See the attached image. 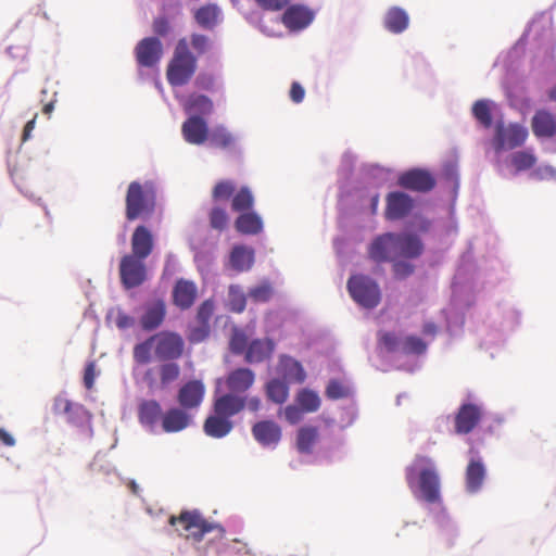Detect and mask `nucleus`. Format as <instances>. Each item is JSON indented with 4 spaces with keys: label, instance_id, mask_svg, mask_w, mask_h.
<instances>
[{
    "label": "nucleus",
    "instance_id": "1",
    "mask_svg": "<svg viewBox=\"0 0 556 556\" xmlns=\"http://www.w3.org/2000/svg\"><path fill=\"white\" fill-rule=\"evenodd\" d=\"M424 244L417 235L387 232L377 237L368 249L369 257L377 263L397 258H416L421 255Z\"/></svg>",
    "mask_w": 556,
    "mask_h": 556
},
{
    "label": "nucleus",
    "instance_id": "2",
    "mask_svg": "<svg viewBox=\"0 0 556 556\" xmlns=\"http://www.w3.org/2000/svg\"><path fill=\"white\" fill-rule=\"evenodd\" d=\"M406 482L410 490L418 489L421 498L428 503L440 500V479L431 458L417 455L405 470Z\"/></svg>",
    "mask_w": 556,
    "mask_h": 556
},
{
    "label": "nucleus",
    "instance_id": "3",
    "mask_svg": "<svg viewBox=\"0 0 556 556\" xmlns=\"http://www.w3.org/2000/svg\"><path fill=\"white\" fill-rule=\"evenodd\" d=\"M156 205V190L152 181H131L125 197V217L128 222L150 218Z\"/></svg>",
    "mask_w": 556,
    "mask_h": 556
},
{
    "label": "nucleus",
    "instance_id": "4",
    "mask_svg": "<svg viewBox=\"0 0 556 556\" xmlns=\"http://www.w3.org/2000/svg\"><path fill=\"white\" fill-rule=\"evenodd\" d=\"M169 525L176 526L179 523L186 532L185 538L194 543H200L205 534L214 533V540L224 544L226 530L225 528L215 522H211L203 517L198 510H182L178 516H170L168 519Z\"/></svg>",
    "mask_w": 556,
    "mask_h": 556
},
{
    "label": "nucleus",
    "instance_id": "5",
    "mask_svg": "<svg viewBox=\"0 0 556 556\" xmlns=\"http://www.w3.org/2000/svg\"><path fill=\"white\" fill-rule=\"evenodd\" d=\"M197 68V56L190 51L187 39L180 38L167 64L166 78L168 84L173 87L187 85L195 74Z\"/></svg>",
    "mask_w": 556,
    "mask_h": 556
},
{
    "label": "nucleus",
    "instance_id": "6",
    "mask_svg": "<svg viewBox=\"0 0 556 556\" xmlns=\"http://www.w3.org/2000/svg\"><path fill=\"white\" fill-rule=\"evenodd\" d=\"M348 290L352 299L365 308H374L380 303L379 286L368 276H351L348 280Z\"/></svg>",
    "mask_w": 556,
    "mask_h": 556
},
{
    "label": "nucleus",
    "instance_id": "7",
    "mask_svg": "<svg viewBox=\"0 0 556 556\" xmlns=\"http://www.w3.org/2000/svg\"><path fill=\"white\" fill-rule=\"evenodd\" d=\"M528 136V129L523 125L517 123L506 125L503 122H498L495 125L492 146L497 153L505 150H513L521 147Z\"/></svg>",
    "mask_w": 556,
    "mask_h": 556
},
{
    "label": "nucleus",
    "instance_id": "8",
    "mask_svg": "<svg viewBox=\"0 0 556 556\" xmlns=\"http://www.w3.org/2000/svg\"><path fill=\"white\" fill-rule=\"evenodd\" d=\"M119 279L124 289L130 290L142 286L148 279V270L143 258L125 254L118 266Z\"/></svg>",
    "mask_w": 556,
    "mask_h": 556
},
{
    "label": "nucleus",
    "instance_id": "9",
    "mask_svg": "<svg viewBox=\"0 0 556 556\" xmlns=\"http://www.w3.org/2000/svg\"><path fill=\"white\" fill-rule=\"evenodd\" d=\"M154 340V353L160 361H175L182 356L185 341L174 331H161L152 336Z\"/></svg>",
    "mask_w": 556,
    "mask_h": 556
},
{
    "label": "nucleus",
    "instance_id": "10",
    "mask_svg": "<svg viewBox=\"0 0 556 556\" xmlns=\"http://www.w3.org/2000/svg\"><path fill=\"white\" fill-rule=\"evenodd\" d=\"M397 185L407 190L425 193L435 187V178L427 169L412 168L399 176Z\"/></svg>",
    "mask_w": 556,
    "mask_h": 556
},
{
    "label": "nucleus",
    "instance_id": "11",
    "mask_svg": "<svg viewBox=\"0 0 556 556\" xmlns=\"http://www.w3.org/2000/svg\"><path fill=\"white\" fill-rule=\"evenodd\" d=\"M135 55L140 66L153 67L163 55V45L157 37H146L137 43Z\"/></svg>",
    "mask_w": 556,
    "mask_h": 556
},
{
    "label": "nucleus",
    "instance_id": "12",
    "mask_svg": "<svg viewBox=\"0 0 556 556\" xmlns=\"http://www.w3.org/2000/svg\"><path fill=\"white\" fill-rule=\"evenodd\" d=\"M414 208V200L402 191H393L386 197L384 217L389 220H399L408 216Z\"/></svg>",
    "mask_w": 556,
    "mask_h": 556
},
{
    "label": "nucleus",
    "instance_id": "13",
    "mask_svg": "<svg viewBox=\"0 0 556 556\" xmlns=\"http://www.w3.org/2000/svg\"><path fill=\"white\" fill-rule=\"evenodd\" d=\"M166 317V303L163 299H153L142 306V314L139 318L140 326L144 331L157 329Z\"/></svg>",
    "mask_w": 556,
    "mask_h": 556
},
{
    "label": "nucleus",
    "instance_id": "14",
    "mask_svg": "<svg viewBox=\"0 0 556 556\" xmlns=\"http://www.w3.org/2000/svg\"><path fill=\"white\" fill-rule=\"evenodd\" d=\"M205 386L201 380L192 379L184 383L177 393V402L186 410L197 409L204 400Z\"/></svg>",
    "mask_w": 556,
    "mask_h": 556
},
{
    "label": "nucleus",
    "instance_id": "15",
    "mask_svg": "<svg viewBox=\"0 0 556 556\" xmlns=\"http://www.w3.org/2000/svg\"><path fill=\"white\" fill-rule=\"evenodd\" d=\"M130 255L146 260L154 249V237L152 231L144 225L135 228L130 239Z\"/></svg>",
    "mask_w": 556,
    "mask_h": 556
},
{
    "label": "nucleus",
    "instance_id": "16",
    "mask_svg": "<svg viewBox=\"0 0 556 556\" xmlns=\"http://www.w3.org/2000/svg\"><path fill=\"white\" fill-rule=\"evenodd\" d=\"M184 139L190 143L200 146L208 140L210 131L206 122L200 116H191L181 126Z\"/></svg>",
    "mask_w": 556,
    "mask_h": 556
},
{
    "label": "nucleus",
    "instance_id": "17",
    "mask_svg": "<svg viewBox=\"0 0 556 556\" xmlns=\"http://www.w3.org/2000/svg\"><path fill=\"white\" fill-rule=\"evenodd\" d=\"M314 18V12L302 4L290 5L282 15L283 25L290 30L307 27Z\"/></svg>",
    "mask_w": 556,
    "mask_h": 556
},
{
    "label": "nucleus",
    "instance_id": "18",
    "mask_svg": "<svg viewBox=\"0 0 556 556\" xmlns=\"http://www.w3.org/2000/svg\"><path fill=\"white\" fill-rule=\"evenodd\" d=\"M245 408V396L226 393L213 401V412L229 419Z\"/></svg>",
    "mask_w": 556,
    "mask_h": 556
},
{
    "label": "nucleus",
    "instance_id": "19",
    "mask_svg": "<svg viewBox=\"0 0 556 556\" xmlns=\"http://www.w3.org/2000/svg\"><path fill=\"white\" fill-rule=\"evenodd\" d=\"M252 434L261 445L276 446L281 440V428L273 420H262L253 425Z\"/></svg>",
    "mask_w": 556,
    "mask_h": 556
},
{
    "label": "nucleus",
    "instance_id": "20",
    "mask_svg": "<svg viewBox=\"0 0 556 556\" xmlns=\"http://www.w3.org/2000/svg\"><path fill=\"white\" fill-rule=\"evenodd\" d=\"M481 408L475 404H464L455 416V431L459 434L471 432L481 419Z\"/></svg>",
    "mask_w": 556,
    "mask_h": 556
},
{
    "label": "nucleus",
    "instance_id": "21",
    "mask_svg": "<svg viewBox=\"0 0 556 556\" xmlns=\"http://www.w3.org/2000/svg\"><path fill=\"white\" fill-rule=\"evenodd\" d=\"M277 372L288 383H303L306 379V372L302 364L289 355L279 357Z\"/></svg>",
    "mask_w": 556,
    "mask_h": 556
},
{
    "label": "nucleus",
    "instance_id": "22",
    "mask_svg": "<svg viewBox=\"0 0 556 556\" xmlns=\"http://www.w3.org/2000/svg\"><path fill=\"white\" fill-rule=\"evenodd\" d=\"M485 475L486 469L482 458L477 455L471 457L465 472L466 490L469 493H477L483 484Z\"/></svg>",
    "mask_w": 556,
    "mask_h": 556
},
{
    "label": "nucleus",
    "instance_id": "23",
    "mask_svg": "<svg viewBox=\"0 0 556 556\" xmlns=\"http://www.w3.org/2000/svg\"><path fill=\"white\" fill-rule=\"evenodd\" d=\"M198 295V289L194 282L186 279H179L173 289V303L180 309L190 308Z\"/></svg>",
    "mask_w": 556,
    "mask_h": 556
},
{
    "label": "nucleus",
    "instance_id": "24",
    "mask_svg": "<svg viewBox=\"0 0 556 556\" xmlns=\"http://www.w3.org/2000/svg\"><path fill=\"white\" fill-rule=\"evenodd\" d=\"M531 128L538 138H552L556 135V116L546 110H539L532 117Z\"/></svg>",
    "mask_w": 556,
    "mask_h": 556
},
{
    "label": "nucleus",
    "instance_id": "25",
    "mask_svg": "<svg viewBox=\"0 0 556 556\" xmlns=\"http://www.w3.org/2000/svg\"><path fill=\"white\" fill-rule=\"evenodd\" d=\"M255 381L254 372L249 368H237L226 378L227 389L235 394L244 393Z\"/></svg>",
    "mask_w": 556,
    "mask_h": 556
},
{
    "label": "nucleus",
    "instance_id": "26",
    "mask_svg": "<svg viewBox=\"0 0 556 556\" xmlns=\"http://www.w3.org/2000/svg\"><path fill=\"white\" fill-rule=\"evenodd\" d=\"M191 417L182 407L170 408L162 416V428L165 432H178L189 426Z\"/></svg>",
    "mask_w": 556,
    "mask_h": 556
},
{
    "label": "nucleus",
    "instance_id": "27",
    "mask_svg": "<svg viewBox=\"0 0 556 556\" xmlns=\"http://www.w3.org/2000/svg\"><path fill=\"white\" fill-rule=\"evenodd\" d=\"M232 428L233 422L231 419L218 415L214 412L205 419L203 424V430L205 434L215 439L226 437L232 430Z\"/></svg>",
    "mask_w": 556,
    "mask_h": 556
},
{
    "label": "nucleus",
    "instance_id": "28",
    "mask_svg": "<svg viewBox=\"0 0 556 556\" xmlns=\"http://www.w3.org/2000/svg\"><path fill=\"white\" fill-rule=\"evenodd\" d=\"M274 350L275 343L270 339L253 340L245 351V361L248 363H262L271 356Z\"/></svg>",
    "mask_w": 556,
    "mask_h": 556
},
{
    "label": "nucleus",
    "instance_id": "29",
    "mask_svg": "<svg viewBox=\"0 0 556 556\" xmlns=\"http://www.w3.org/2000/svg\"><path fill=\"white\" fill-rule=\"evenodd\" d=\"M208 143L215 149L232 151L237 146V137L224 125H217L210 131Z\"/></svg>",
    "mask_w": 556,
    "mask_h": 556
},
{
    "label": "nucleus",
    "instance_id": "30",
    "mask_svg": "<svg viewBox=\"0 0 556 556\" xmlns=\"http://www.w3.org/2000/svg\"><path fill=\"white\" fill-rule=\"evenodd\" d=\"M229 263L238 273L251 269L254 263V250L245 245H235L230 252Z\"/></svg>",
    "mask_w": 556,
    "mask_h": 556
},
{
    "label": "nucleus",
    "instance_id": "31",
    "mask_svg": "<svg viewBox=\"0 0 556 556\" xmlns=\"http://www.w3.org/2000/svg\"><path fill=\"white\" fill-rule=\"evenodd\" d=\"M235 227L242 235H257L263 230V220L255 212H243L237 217Z\"/></svg>",
    "mask_w": 556,
    "mask_h": 556
},
{
    "label": "nucleus",
    "instance_id": "32",
    "mask_svg": "<svg viewBox=\"0 0 556 556\" xmlns=\"http://www.w3.org/2000/svg\"><path fill=\"white\" fill-rule=\"evenodd\" d=\"M319 431L315 426H303L296 433V448L302 454L313 453L314 445L318 442Z\"/></svg>",
    "mask_w": 556,
    "mask_h": 556
},
{
    "label": "nucleus",
    "instance_id": "33",
    "mask_svg": "<svg viewBox=\"0 0 556 556\" xmlns=\"http://www.w3.org/2000/svg\"><path fill=\"white\" fill-rule=\"evenodd\" d=\"M220 10L216 4H205L194 12L197 24L203 28L212 30L218 24Z\"/></svg>",
    "mask_w": 556,
    "mask_h": 556
},
{
    "label": "nucleus",
    "instance_id": "34",
    "mask_svg": "<svg viewBox=\"0 0 556 556\" xmlns=\"http://www.w3.org/2000/svg\"><path fill=\"white\" fill-rule=\"evenodd\" d=\"M162 408L157 401H143L138 408V417L142 425L154 426L160 419L162 420Z\"/></svg>",
    "mask_w": 556,
    "mask_h": 556
},
{
    "label": "nucleus",
    "instance_id": "35",
    "mask_svg": "<svg viewBox=\"0 0 556 556\" xmlns=\"http://www.w3.org/2000/svg\"><path fill=\"white\" fill-rule=\"evenodd\" d=\"M408 15L401 8H391L384 17V26L386 28L394 34H400L404 31L408 26Z\"/></svg>",
    "mask_w": 556,
    "mask_h": 556
},
{
    "label": "nucleus",
    "instance_id": "36",
    "mask_svg": "<svg viewBox=\"0 0 556 556\" xmlns=\"http://www.w3.org/2000/svg\"><path fill=\"white\" fill-rule=\"evenodd\" d=\"M265 393L269 401L281 405L289 397V383L282 379L274 378L266 383Z\"/></svg>",
    "mask_w": 556,
    "mask_h": 556
},
{
    "label": "nucleus",
    "instance_id": "37",
    "mask_svg": "<svg viewBox=\"0 0 556 556\" xmlns=\"http://www.w3.org/2000/svg\"><path fill=\"white\" fill-rule=\"evenodd\" d=\"M295 403L305 412V413H315L320 407V397L317 392L304 388L298 391L295 395Z\"/></svg>",
    "mask_w": 556,
    "mask_h": 556
},
{
    "label": "nucleus",
    "instance_id": "38",
    "mask_svg": "<svg viewBox=\"0 0 556 556\" xmlns=\"http://www.w3.org/2000/svg\"><path fill=\"white\" fill-rule=\"evenodd\" d=\"M160 388L166 389L169 384L175 382L180 376V367L173 361H165L159 366Z\"/></svg>",
    "mask_w": 556,
    "mask_h": 556
},
{
    "label": "nucleus",
    "instance_id": "39",
    "mask_svg": "<svg viewBox=\"0 0 556 556\" xmlns=\"http://www.w3.org/2000/svg\"><path fill=\"white\" fill-rule=\"evenodd\" d=\"M254 197L249 187H241L232 197L231 208L235 212H245L252 208Z\"/></svg>",
    "mask_w": 556,
    "mask_h": 556
},
{
    "label": "nucleus",
    "instance_id": "40",
    "mask_svg": "<svg viewBox=\"0 0 556 556\" xmlns=\"http://www.w3.org/2000/svg\"><path fill=\"white\" fill-rule=\"evenodd\" d=\"M185 109L190 113L206 115L212 112L213 102L206 96L194 94L188 99Z\"/></svg>",
    "mask_w": 556,
    "mask_h": 556
},
{
    "label": "nucleus",
    "instance_id": "41",
    "mask_svg": "<svg viewBox=\"0 0 556 556\" xmlns=\"http://www.w3.org/2000/svg\"><path fill=\"white\" fill-rule=\"evenodd\" d=\"M472 115L484 128L492 126L491 102L489 100H478L472 105Z\"/></svg>",
    "mask_w": 556,
    "mask_h": 556
},
{
    "label": "nucleus",
    "instance_id": "42",
    "mask_svg": "<svg viewBox=\"0 0 556 556\" xmlns=\"http://www.w3.org/2000/svg\"><path fill=\"white\" fill-rule=\"evenodd\" d=\"M152 348H154V340L152 336L144 341L136 344L132 350V358L138 365L149 364L152 359Z\"/></svg>",
    "mask_w": 556,
    "mask_h": 556
},
{
    "label": "nucleus",
    "instance_id": "43",
    "mask_svg": "<svg viewBox=\"0 0 556 556\" xmlns=\"http://www.w3.org/2000/svg\"><path fill=\"white\" fill-rule=\"evenodd\" d=\"M248 293L244 294L241 287L231 285L228 290L229 307L235 313H242L247 306Z\"/></svg>",
    "mask_w": 556,
    "mask_h": 556
},
{
    "label": "nucleus",
    "instance_id": "44",
    "mask_svg": "<svg viewBox=\"0 0 556 556\" xmlns=\"http://www.w3.org/2000/svg\"><path fill=\"white\" fill-rule=\"evenodd\" d=\"M274 294V289L268 281H263L249 289L248 298L254 303L268 302Z\"/></svg>",
    "mask_w": 556,
    "mask_h": 556
},
{
    "label": "nucleus",
    "instance_id": "45",
    "mask_svg": "<svg viewBox=\"0 0 556 556\" xmlns=\"http://www.w3.org/2000/svg\"><path fill=\"white\" fill-rule=\"evenodd\" d=\"M510 162L517 172L532 168L536 163L535 155L530 151H518L511 154Z\"/></svg>",
    "mask_w": 556,
    "mask_h": 556
},
{
    "label": "nucleus",
    "instance_id": "46",
    "mask_svg": "<svg viewBox=\"0 0 556 556\" xmlns=\"http://www.w3.org/2000/svg\"><path fill=\"white\" fill-rule=\"evenodd\" d=\"M236 190V184L231 180L218 181L212 190V198L215 201H225L230 199Z\"/></svg>",
    "mask_w": 556,
    "mask_h": 556
},
{
    "label": "nucleus",
    "instance_id": "47",
    "mask_svg": "<svg viewBox=\"0 0 556 556\" xmlns=\"http://www.w3.org/2000/svg\"><path fill=\"white\" fill-rule=\"evenodd\" d=\"M427 349V344L422 339L416 336H408L401 342V351L404 354H422Z\"/></svg>",
    "mask_w": 556,
    "mask_h": 556
},
{
    "label": "nucleus",
    "instance_id": "48",
    "mask_svg": "<svg viewBox=\"0 0 556 556\" xmlns=\"http://www.w3.org/2000/svg\"><path fill=\"white\" fill-rule=\"evenodd\" d=\"M208 217L212 228L219 231L226 229L229 218L227 212L224 208L218 206L213 207L208 214Z\"/></svg>",
    "mask_w": 556,
    "mask_h": 556
},
{
    "label": "nucleus",
    "instance_id": "49",
    "mask_svg": "<svg viewBox=\"0 0 556 556\" xmlns=\"http://www.w3.org/2000/svg\"><path fill=\"white\" fill-rule=\"evenodd\" d=\"M248 336L239 329H235L229 342V346L232 353L242 354L248 349Z\"/></svg>",
    "mask_w": 556,
    "mask_h": 556
},
{
    "label": "nucleus",
    "instance_id": "50",
    "mask_svg": "<svg viewBox=\"0 0 556 556\" xmlns=\"http://www.w3.org/2000/svg\"><path fill=\"white\" fill-rule=\"evenodd\" d=\"M111 315L114 318L115 326L119 330H126L132 328L136 325V319L122 308H116L115 311H112Z\"/></svg>",
    "mask_w": 556,
    "mask_h": 556
},
{
    "label": "nucleus",
    "instance_id": "51",
    "mask_svg": "<svg viewBox=\"0 0 556 556\" xmlns=\"http://www.w3.org/2000/svg\"><path fill=\"white\" fill-rule=\"evenodd\" d=\"M350 394V390L346 386L338 380H330L326 388V395L331 400H339L346 397Z\"/></svg>",
    "mask_w": 556,
    "mask_h": 556
},
{
    "label": "nucleus",
    "instance_id": "52",
    "mask_svg": "<svg viewBox=\"0 0 556 556\" xmlns=\"http://www.w3.org/2000/svg\"><path fill=\"white\" fill-rule=\"evenodd\" d=\"M283 412L286 420L290 425L299 424L305 414V412L295 403L287 405L283 409L279 410L278 416Z\"/></svg>",
    "mask_w": 556,
    "mask_h": 556
},
{
    "label": "nucleus",
    "instance_id": "53",
    "mask_svg": "<svg viewBox=\"0 0 556 556\" xmlns=\"http://www.w3.org/2000/svg\"><path fill=\"white\" fill-rule=\"evenodd\" d=\"M211 331L210 325L206 324H198L194 327H191L188 332V340L191 343H200L204 341Z\"/></svg>",
    "mask_w": 556,
    "mask_h": 556
},
{
    "label": "nucleus",
    "instance_id": "54",
    "mask_svg": "<svg viewBox=\"0 0 556 556\" xmlns=\"http://www.w3.org/2000/svg\"><path fill=\"white\" fill-rule=\"evenodd\" d=\"M190 45L193 50L199 54H204L211 48V40L207 36L202 34H192L190 37Z\"/></svg>",
    "mask_w": 556,
    "mask_h": 556
},
{
    "label": "nucleus",
    "instance_id": "55",
    "mask_svg": "<svg viewBox=\"0 0 556 556\" xmlns=\"http://www.w3.org/2000/svg\"><path fill=\"white\" fill-rule=\"evenodd\" d=\"M214 313V303L211 300H205L198 308L197 323L210 325V320Z\"/></svg>",
    "mask_w": 556,
    "mask_h": 556
},
{
    "label": "nucleus",
    "instance_id": "56",
    "mask_svg": "<svg viewBox=\"0 0 556 556\" xmlns=\"http://www.w3.org/2000/svg\"><path fill=\"white\" fill-rule=\"evenodd\" d=\"M379 342L388 352H395L399 348L401 349L399 338L392 332H382L379 337Z\"/></svg>",
    "mask_w": 556,
    "mask_h": 556
},
{
    "label": "nucleus",
    "instance_id": "57",
    "mask_svg": "<svg viewBox=\"0 0 556 556\" xmlns=\"http://www.w3.org/2000/svg\"><path fill=\"white\" fill-rule=\"evenodd\" d=\"M153 33L157 36L164 37L170 31V24L167 17L159 16L152 23Z\"/></svg>",
    "mask_w": 556,
    "mask_h": 556
},
{
    "label": "nucleus",
    "instance_id": "58",
    "mask_svg": "<svg viewBox=\"0 0 556 556\" xmlns=\"http://www.w3.org/2000/svg\"><path fill=\"white\" fill-rule=\"evenodd\" d=\"M393 262H394L393 273L396 278L404 279L413 274L414 266L412 264H409L407 262L397 261V260H395Z\"/></svg>",
    "mask_w": 556,
    "mask_h": 556
},
{
    "label": "nucleus",
    "instance_id": "59",
    "mask_svg": "<svg viewBox=\"0 0 556 556\" xmlns=\"http://www.w3.org/2000/svg\"><path fill=\"white\" fill-rule=\"evenodd\" d=\"M289 0H255L256 4L266 11H279L286 7Z\"/></svg>",
    "mask_w": 556,
    "mask_h": 556
},
{
    "label": "nucleus",
    "instance_id": "60",
    "mask_svg": "<svg viewBox=\"0 0 556 556\" xmlns=\"http://www.w3.org/2000/svg\"><path fill=\"white\" fill-rule=\"evenodd\" d=\"M143 381L147 387L151 390H162L160 388V381H157L154 368H148L143 374Z\"/></svg>",
    "mask_w": 556,
    "mask_h": 556
},
{
    "label": "nucleus",
    "instance_id": "61",
    "mask_svg": "<svg viewBox=\"0 0 556 556\" xmlns=\"http://www.w3.org/2000/svg\"><path fill=\"white\" fill-rule=\"evenodd\" d=\"M94 378H96L94 364L89 363L86 366L85 371H84V384H85L86 389H88V390L92 389V387L94 384Z\"/></svg>",
    "mask_w": 556,
    "mask_h": 556
},
{
    "label": "nucleus",
    "instance_id": "62",
    "mask_svg": "<svg viewBox=\"0 0 556 556\" xmlns=\"http://www.w3.org/2000/svg\"><path fill=\"white\" fill-rule=\"evenodd\" d=\"M305 90L304 88L296 81L292 83L290 88V98L294 103H301L304 99Z\"/></svg>",
    "mask_w": 556,
    "mask_h": 556
},
{
    "label": "nucleus",
    "instance_id": "63",
    "mask_svg": "<svg viewBox=\"0 0 556 556\" xmlns=\"http://www.w3.org/2000/svg\"><path fill=\"white\" fill-rule=\"evenodd\" d=\"M73 407V404L70 400L65 397H56L54 401V410L55 413L68 414Z\"/></svg>",
    "mask_w": 556,
    "mask_h": 556
},
{
    "label": "nucleus",
    "instance_id": "64",
    "mask_svg": "<svg viewBox=\"0 0 556 556\" xmlns=\"http://www.w3.org/2000/svg\"><path fill=\"white\" fill-rule=\"evenodd\" d=\"M213 77L206 74H200L195 79V86L202 89H210L213 86Z\"/></svg>",
    "mask_w": 556,
    "mask_h": 556
}]
</instances>
